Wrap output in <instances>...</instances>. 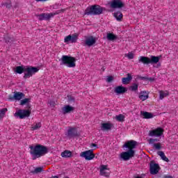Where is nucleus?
Segmentation results:
<instances>
[{"label":"nucleus","instance_id":"obj_35","mask_svg":"<svg viewBox=\"0 0 178 178\" xmlns=\"http://www.w3.org/2000/svg\"><path fill=\"white\" fill-rule=\"evenodd\" d=\"M153 146L155 148V149H158V150L162 148V145H161V143H154Z\"/></svg>","mask_w":178,"mask_h":178},{"label":"nucleus","instance_id":"obj_26","mask_svg":"<svg viewBox=\"0 0 178 178\" xmlns=\"http://www.w3.org/2000/svg\"><path fill=\"white\" fill-rule=\"evenodd\" d=\"M72 152L70 150H65L61 153V156L63 158H72Z\"/></svg>","mask_w":178,"mask_h":178},{"label":"nucleus","instance_id":"obj_1","mask_svg":"<svg viewBox=\"0 0 178 178\" xmlns=\"http://www.w3.org/2000/svg\"><path fill=\"white\" fill-rule=\"evenodd\" d=\"M40 71V69L37 67H33L30 65L27 66H17L15 68V73H17L18 74H22L24 73L23 78L26 80L27 79H30V77H33L35 73H38Z\"/></svg>","mask_w":178,"mask_h":178},{"label":"nucleus","instance_id":"obj_18","mask_svg":"<svg viewBox=\"0 0 178 178\" xmlns=\"http://www.w3.org/2000/svg\"><path fill=\"white\" fill-rule=\"evenodd\" d=\"M74 111V107L70 106V105H65L62 108V112L63 115H66L67 113H70L71 112H73Z\"/></svg>","mask_w":178,"mask_h":178},{"label":"nucleus","instance_id":"obj_11","mask_svg":"<svg viewBox=\"0 0 178 178\" xmlns=\"http://www.w3.org/2000/svg\"><path fill=\"white\" fill-rule=\"evenodd\" d=\"M110 6L112 9H120L124 8V3L121 0H113L110 3Z\"/></svg>","mask_w":178,"mask_h":178},{"label":"nucleus","instance_id":"obj_45","mask_svg":"<svg viewBox=\"0 0 178 178\" xmlns=\"http://www.w3.org/2000/svg\"><path fill=\"white\" fill-rule=\"evenodd\" d=\"M163 178H173V177L170 175H164Z\"/></svg>","mask_w":178,"mask_h":178},{"label":"nucleus","instance_id":"obj_8","mask_svg":"<svg viewBox=\"0 0 178 178\" xmlns=\"http://www.w3.org/2000/svg\"><path fill=\"white\" fill-rule=\"evenodd\" d=\"M163 134V129L157 127L155 129L149 131V137H161Z\"/></svg>","mask_w":178,"mask_h":178},{"label":"nucleus","instance_id":"obj_23","mask_svg":"<svg viewBox=\"0 0 178 178\" xmlns=\"http://www.w3.org/2000/svg\"><path fill=\"white\" fill-rule=\"evenodd\" d=\"M132 79L131 74H127V77L122 78V81L123 84H129Z\"/></svg>","mask_w":178,"mask_h":178},{"label":"nucleus","instance_id":"obj_27","mask_svg":"<svg viewBox=\"0 0 178 178\" xmlns=\"http://www.w3.org/2000/svg\"><path fill=\"white\" fill-rule=\"evenodd\" d=\"M141 115H143L145 119H152V118H154L152 113H148L147 111H141Z\"/></svg>","mask_w":178,"mask_h":178},{"label":"nucleus","instance_id":"obj_48","mask_svg":"<svg viewBox=\"0 0 178 178\" xmlns=\"http://www.w3.org/2000/svg\"><path fill=\"white\" fill-rule=\"evenodd\" d=\"M61 12H65V9H61Z\"/></svg>","mask_w":178,"mask_h":178},{"label":"nucleus","instance_id":"obj_37","mask_svg":"<svg viewBox=\"0 0 178 178\" xmlns=\"http://www.w3.org/2000/svg\"><path fill=\"white\" fill-rule=\"evenodd\" d=\"M125 56L128 58V59H134V54L133 53L126 54Z\"/></svg>","mask_w":178,"mask_h":178},{"label":"nucleus","instance_id":"obj_15","mask_svg":"<svg viewBox=\"0 0 178 178\" xmlns=\"http://www.w3.org/2000/svg\"><path fill=\"white\" fill-rule=\"evenodd\" d=\"M97 42V39L94 36H89L86 38L84 47H92Z\"/></svg>","mask_w":178,"mask_h":178},{"label":"nucleus","instance_id":"obj_22","mask_svg":"<svg viewBox=\"0 0 178 178\" xmlns=\"http://www.w3.org/2000/svg\"><path fill=\"white\" fill-rule=\"evenodd\" d=\"M113 16L115 17L117 22H122V20H123V13L120 11L114 13Z\"/></svg>","mask_w":178,"mask_h":178},{"label":"nucleus","instance_id":"obj_47","mask_svg":"<svg viewBox=\"0 0 178 178\" xmlns=\"http://www.w3.org/2000/svg\"><path fill=\"white\" fill-rule=\"evenodd\" d=\"M140 79H141V80H147V76H141Z\"/></svg>","mask_w":178,"mask_h":178},{"label":"nucleus","instance_id":"obj_13","mask_svg":"<svg viewBox=\"0 0 178 178\" xmlns=\"http://www.w3.org/2000/svg\"><path fill=\"white\" fill-rule=\"evenodd\" d=\"M35 17L38 18V20L42 22V20H50L51 17H54V14L52 13H41L35 15Z\"/></svg>","mask_w":178,"mask_h":178},{"label":"nucleus","instance_id":"obj_34","mask_svg":"<svg viewBox=\"0 0 178 178\" xmlns=\"http://www.w3.org/2000/svg\"><path fill=\"white\" fill-rule=\"evenodd\" d=\"M43 170V168L42 167H38L36 168H35V170L33 171H32V173H41V172H42Z\"/></svg>","mask_w":178,"mask_h":178},{"label":"nucleus","instance_id":"obj_17","mask_svg":"<svg viewBox=\"0 0 178 178\" xmlns=\"http://www.w3.org/2000/svg\"><path fill=\"white\" fill-rule=\"evenodd\" d=\"M106 170H109L108 169V165H102L100 166V175L101 176H104L105 177H109V172H106Z\"/></svg>","mask_w":178,"mask_h":178},{"label":"nucleus","instance_id":"obj_40","mask_svg":"<svg viewBox=\"0 0 178 178\" xmlns=\"http://www.w3.org/2000/svg\"><path fill=\"white\" fill-rule=\"evenodd\" d=\"M4 40H5L6 42H7V44L9 43V42H10V41H12V39H10V38H9V37H8V36H6V37L4 38Z\"/></svg>","mask_w":178,"mask_h":178},{"label":"nucleus","instance_id":"obj_21","mask_svg":"<svg viewBox=\"0 0 178 178\" xmlns=\"http://www.w3.org/2000/svg\"><path fill=\"white\" fill-rule=\"evenodd\" d=\"M24 97V93L22 92H14L13 99L16 101H20L22 98Z\"/></svg>","mask_w":178,"mask_h":178},{"label":"nucleus","instance_id":"obj_24","mask_svg":"<svg viewBox=\"0 0 178 178\" xmlns=\"http://www.w3.org/2000/svg\"><path fill=\"white\" fill-rule=\"evenodd\" d=\"M159 99H163L166 97L169 96V91L168 90H160L159 92Z\"/></svg>","mask_w":178,"mask_h":178},{"label":"nucleus","instance_id":"obj_5","mask_svg":"<svg viewBox=\"0 0 178 178\" xmlns=\"http://www.w3.org/2000/svg\"><path fill=\"white\" fill-rule=\"evenodd\" d=\"M63 65H66L67 67H76V58L69 56H63L61 58Z\"/></svg>","mask_w":178,"mask_h":178},{"label":"nucleus","instance_id":"obj_33","mask_svg":"<svg viewBox=\"0 0 178 178\" xmlns=\"http://www.w3.org/2000/svg\"><path fill=\"white\" fill-rule=\"evenodd\" d=\"M7 111H8V108H3L0 110V118L5 116Z\"/></svg>","mask_w":178,"mask_h":178},{"label":"nucleus","instance_id":"obj_32","mask_svg":"<svg viewBox=\"0 0 178 178\" xmlns=\"http://www.w3.org/2000/svg\"><path fill=\"white\" fill-rule=\"evenodd\" d=\"M129 89L131 91H137L138 90V84L133 83L132 86H130Z\"/></svg>","mask_w":178,"mask_h":178},{"label":"nucleus","instance_id":"obj_20","mask_svg":"<svg viewBox=\"0 0 178 178\" xmlns=\"http://www.w3.org/2000/svg\"><path fill=\"white\" fill-rule=\"evenodd\" d=\"M113 127V124L109 123V122H106V123H102L101 126V130L102 131L111 130Z\"/></svg>","mask_w":178,"mask_h":178},{"label":"nucleus","instance_id":"obj_42","mask_svg":"<svg viewBox=\"0 0 178 178\" xmlns=\"http://www.w3.org/2000/svg\"><path fill=\"white\" fill-rule=\"evenodd\" d=\"M68 100L70 102H72L73 101H74V97L72 95H68Z\"/></svg>","mask_w":178,"mask_h":178},{"label":"nucleus","instance_id":"obj_4","mask_svg":"<svg viewBox=\"0 0 178 178\" xmlns=\"http://www.w3.org/2000/svg\"><path fill=\"white\" fill-rule=\"evenodd\" d=\"M159 59H161V56H151L150 58L147 56H140L139 57L138 63H143V65H154L158 63V62H159Z\"/></svg>","mask_w":178,"mask_h":178},{"label":"nucleus","instance_id":"obj_28","mask_svg":"<svg viewBox=\"0 0 178 178\" xmlns=\"http://www.w3.org/2000/svg\"><path fill=\"white\" fill-rule=\"evenodd\" d=\"M157 155L161 156V159L165 162H169V159L165 155V153L162 151L158 152Z\"/></svg>","mask_w":178,"mask_h":178},{"label":"nucleus","instance_id":"obj_31","mask_svg":"<svg viewBox=\"0 0 178 178\" xmlns=\"http://www.w3.org/2000/svg\"><path fill=\"white\" fill-rule=\"evenodd\" d=\"M115 120L117 122H124V115L120 114L115 116Z\"/></svg>","mask_w":178,"mask_h":178},{"label":"nucleus","instance_id":"obj_3","mask_svg":"<svg viewBox=\"0 0 178 178\" xmlns=\"http://www.w3.org/2000/svg\"><path fill=\"white\" fill-rule=\"evenodd\" d=\"M104 10H105L104 7H102L99 5H92L85 10V15H87L88 16H90V15L99 16V15H102Z\"/></svg>","mask_w":178,"mask_h":178},{"label":"nucleus","instance_id":"obj_30","mask_svg":"<svg viewBox=\"0 0 178 178\" xmlns=\"http://www.w3.org/2000/svg\"><path fill=\"white\" fill-rule=\"evenodd\" d=\"M31 130H38V129H41V122H37L32 124L31 127Z\"/></svg>","mask_w":178,"mask_h":178},{"label":"nucleus","instance_id":"obj_41","mask_svg":"<svg viewBox=\"0 0 178 178\" xmlns=\"http://www.w3.org/2000/svg\"><path fill=\"white\" fill-rule=\"evenodd\" d=\"M107 81H108V83H111V81H113V76H108Z\"/></svg>","mask_w":178,"mask_h":178},{"label":"nucleus","instance_id":"obj_38","mask_svg":"<svg viewBox=\"0 0 178 178\" xmlns=\"http://www.w3.org/2000/svg\"><path fill=\"white\" fill-rule=\"evenodd\" d=\"M159 141V139L158 138H150L149 139V144H154V143H156Z\"/></svg>","mask_w":178,"mask_h":178},{"label":"nucleus","instance_id":"obj_14","mask_svg":"<svg viewBox=\"0 0 178 178\" xmlns=\"http://www.w3.org/2000/svg\"><path fill=\"white\" fill-rule=\"evenodd\" d=\"M79 40V35L77 33H74L72 35H69L64 38V42H70V41L73 44L77 42Z\"/></svg>","mask_w":178,"mask_h":178},{"label":"nucleus","instance_id":"obj_19","mask_svg":"<svg viewBox=\"0 0 178 178\" xmlns=\"http://www.w3.org/2000/svg\"><path fill=\"white\" fill-rule=\"evenodd\" d=\"M114 92L118 95L124 94V92H127V89L125 87L119 86L115 88Z\"/></svg>","mask_w":178,"mask_h":178},{"label":"nucleus","instance_id":"obj_39","mask_svg":"<svg viewBox=\"0 0 178 178\" xmlns=\"http://www.w3.org/2000/svg\"><path fill=\"white\" fill-rule=\"evenodd\" d=\"M4 6H6V8L10 9V8H12V2L8 1V3H5Z\"/></svg>","mask_w":178,"mask_h":178},{"label":"nucleus","instance_id":"obj_6","mask_svg":"<svg viewBox=\"0 0 178 178\" xmlns=\"http://www.w3.org/2000/svg\"><path fill=\"white\" fill-rule=\"evenodd\" d=\"M30 115H31V111H30V110L19 109L15 113L14 116L15 118H19V119H26V118H29Z\"/></svg>","mask_w":178,"mask_h":178},{"label":"nucleus","instance_id":"obj_36","mask_svg":"<svg viewBox=\"0 0 178 178\" xmlns=\"http://www.w3.org/2000/svg\"><path fill=\"white\" fill-rule=\"evenodd\" d=\"M30 99L29 98H25L20 102V105H26V104H28L29 102Z\"/></svg>","mask_w":178,"mask_h":178},{"label":"nucleus","instance_id":"obj_46","mask_svg":"<svg viewBox=\"0 0 178 178\" xmlns=\"http://www.w3.org/2000/svg\"><path fill=\"white\" fill-rule=\"evenodd\" d=\"M36 2H47L48 0H35Z\"/></svg>","mask_w":178,"mask_h":178},{"label":"nucleus","instance_id":"obj_12","mask_svg":"<svg viewBox=\"0 0 178 178\" xmlns=\"http://www.w3.org/2000/svg\"><path fill=\"white\" fill-rule=\"evenodd\" d=\"M134 150H128L127 152H123L121 153L120 157L124 161H129L130 158H133V156H134Z\"/></svg>","mask_w":178,"mask_h":178},{"label":"nucleus","instance_id":"obj_29","mask_svg":"<svg viewBox=\"0 0 178 178\" xmlns=\"http://www.w3.org/2000/svg\"><path fill=\"white\" fill-rule=\"evenodd\" d=\"M107 40L108 41H115V40H118V36L112 33H107Z\"/></svg>","mask_w":178,"mask_h":178},{"label":"nucleus","instance_id":"obj_43","mask_svg":"<svg viewBox=\"0 0 178 178\" xmlns=\"http://www.w3.org/2000/svg\"><path fill=\"white\" fill-rule=\"evenodd\" d=\"M147 80L148 81H154L155 80V78H152V77H147Z\"/></svg>","mask_w":178,"mask_h":178},{"label":"nucleus","instance_id":"obj_25","mask_svg":"<svg viewBox=\"0 0 178 178\" xmlns=\"http://www.w3.org/2000/svg\"><path fill=\"white\" fill-rule=\"evenodd\" d=\"M148 93L145 91H142L140 92L139 98L141 99V101H145L146 99H148L149 98Z\"/></svg>","mask_w":178,"mask_h":178},{"label":"nucleus","instance_id":"obj_44","mask_svg":"<svg viewBox=\"0 0 178 178\" xmlns=\"http://www.w3.org/2000/svg\"><path fill=\"white\" fill-rule=\"evenodd\" d=\"M94 147H97V144L95 143H91L90 148H94Z\"/></svg>","mask_w":178,"mask_h":178},{"label":"nucleus","instance_id":"obj_9","mask_svg":"<svg viewBox=\"0 0 178 178\" xmlns=\"http://www.w3.org/2000/svg\"><path fill=\"white\" fill-rule=\"evenodd\" d=\"M66 136L69 138L79 137V132L77 131V128L73 127H69L67 131Z\"/></svg>","mask_w":178,"mask_h":178},{"label":"nucleus","instance_id":"obj_10","mask_svg":"<svg viewBox=\"0 0 178 178\" xmlns=\"http://www.w3.org/2000/svg\"><path fill=\"white\" fill-rule=\"evenodd\" d=\"M149 169H150V174L151 175H157L159 172V164L155 163V161H152L149 163Z\"/></svg>","mask_w":178,"mask_h":178},{"label":"nucleus","instance_id":"obj_16","mask_svg":"<svg viewBox=\"0 0 178 178\" xmlns=\"http://www.w3.org/2000/svg\"><path fill=\"white\" fill-rule=\"evenodd\" d=\"M137 145V142L136 140H129L127 141L124 145V147H125V148H128L129 151H134L133 149H134V148H136Z\"/></svg>","mask_w":178,"mask_h":178},{"label":"nucleus","instance_id":"obj_2","mask_svg":"<svg viewBox=\"0 0 178 178\" xmlns=\"http://www.w3.org/2000/svg\"><path fill=\"white\" fill-rule=\"evenodd\" d=\"M29 148L30 154L32 155L33 161L37 159V158H41V156L47 155L48 153V147L42 145L38 144L35 146L31 145Z\"/></svg>","mask_w":178,"mask_h":178},{"label":"nucleus","instance_id":"obj_7","mask_svg":"<svg viewBox=\"0 0 178 178\" xmlns=\"http://www.w3.org/2000/svg\"><path fill=\"white\" fill-rule=\"evenodd\" d=\"M80 156L85 158L86 161H92V159L95 158V154H94L93 149H90L82 152L80 154Z\"/></svg>","mask_w":178,"mask_h":178}]
</instances>
